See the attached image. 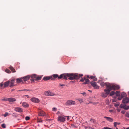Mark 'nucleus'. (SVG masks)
Wrapping results in <instances>:
<instances>
[{"instance_id":"obj_17","label":"nucleus","mask_w":129,"mask_h":129,"mask_svg":"<svg viewBox=\"0 0 129 129\" xmlns=\"http://www.w3.org/2000/svg\"><path fill=\"white\" fill-rule=\"evenodd\" d=\"M104 118H106L107 120L110 122H112L113 121V119L109 117L105 116L104 117Z\"/></svg>"},{"instance_id":"obj_42","label":"nucleus","mask_w":129,"mask_h":129,"mask_svg":"<svg viewBox=\"0 0 129 129\" xmlns=\"http://www.w3.org/2000/svg\"><path fill=\"white\" fill-rule=\"evenodd\" d=\"M122 98H122V97L121 96L120 97L119 96L118 98L117 99L118 100H120L122 99Z\"/></svg>"},{"instance_id":"obj_52","label":"nucleus","mask_w":129,"mask_h":129,"mask_svg":"<svg viewBox=\"0 0 129 129\" xmlns=\"http://www.w3.org/2000/svg\"><path fill=\"white\" fill-rule=\"evenodd\" d=\"M119 105L118 104H115V107H117L119 106Z\"/></svg>"},{"instance_id":"obj_37","label":"nucleus","mask_w":129,"mask_h":129,"mask_svg":"<svg viewBox=\"0 0 129 129\" xmlns=\"http://www.w3.org/2000/svg\"><path fill=\"white\" fill-rule=\"evenodd\" d=\"M125 116L128 118H129V112H128L125 114Z\"/></svg>"},{"instance_id":"obj_54","label":"nucleus","mask_w":129,"mask_h":129,"mask_svg":"<svg viewBox=\"0 0 129 129\" xmlns=\"http://www.w3.org/2000/svg\"><path fill=\"white\" fill-rule=\"evenodd\" d=\"M60 112L59 111H58L57 112V114H59V113Z\"/></svg>"},{"instance_id":"obj_24","label":"nucleus","mask_w":129,"mask_h":129,"mask_svg":"<svg viewBox=\"0 0 129 129\" xmlns=\"http://www.w3.org/2000/svg\"><path fill=\"white\" fill-rule=\"evenodd\" d=\"M22 105L25 108L28 107L29 106V105L26 102H23Z\"/></svg>"},{"instance_id":"obj_53","label":"nucleus","mask_w":129,"mask_h":129,"mask_svg":"<svg viewBox=\"0 0 129 129\" xmlns=\"http://www.w3.org/2000/svg\"><path fill=\"white\" fill-rule=\"evenodd\" d=\"M66 117H67V120H69L70 118H69V116H66Z\"/></svg>"},{"instance_id":"obj_29","label":"nucleus","mask_w":129,"mask_h":129,"mask_svg":"<svg viewBox=\"0 0 129 129\" xmlns=\"http://www.w3.org/2000/svg\"><path fill=\"white\" fill-rule=\"evenodd\" d=\"M120 124V122H116L114 123V125L115 127H116L117 125H119Z\"/></svg>"},{"instance_id":"obj_50","label":"nucleus","mask_w":129,"mask_h":129,"mask_svg":"<svg viewBox=\"0 0 129 129\" xmlns=\"http://www.w3.org/2000/svg\"><path fill=\"white\" fill-rule=\"evenodd\" d=\"M3 84L2 83H1L0 84V86L1 87H2L3 86Z\"/></svg>"},{"instance_id":"obj_59","label":"nucleus","mask_w":129,"mask_h":129,"mask_svg":"<svg viewBox=\"0 0 129 129\" xmlns=\"http://www.w3.org/2000/svg\"><path fill=\"white\" fill-rule=\"evenodd\" d=\"M128 94L129 95V92H128Z\"/></svg>"},{"instance_id":"obj_49","label":"nucleus","mask_w":129,"mask_h":129,"mask_svg":"<svg viewBox=\"0 0 129 129\" xmlns=\"http://www.w3.org/2000/svg\"><path fill=\"white\" fill-rule=\"evenodd\" d=\"M104 129H112L111 128H108L107 127H105Z\"/></svg>"},{"instance_id":"obj_43","label":"nucleus","mask_w":129,"mask_h":129,"mask_svg":"<svg viewBox=\"0 0 129 129\" xmlns=\"http://www.w3.org/2000/svg\"><path fill=\"white\" fill-rule=\"evenodd\" d=\"M57 109L55 108H53L52 109V110L53 111H56Z\"/></svg>"},{"instance_id":"obj_34","label":"nucleus","mask_w":129,"mask_h":129,"mask_svg":"<svg viewBox=\"0 0 129 129\" xmlns=\"http://www.w3.org/2000/svg\"><path fill=\"white\" fill-rule=\"evenodd\" d=\"M5 72L8 73H11V71L10 70H9L8 69H6L5 70Z\"/></svg>"},{"instance_id":"obj_28","label":"nucleus","mask_w":129,"mask_h":129,"mask_svg":"<svg viewBox=\"0 0 129 129\" xmlns=\"http://www.w3.org/2000/svg\"><path fill=\"white\" fill-rule=\"evenodd\" d=\"M42 77L41 76H38L37 75V76L35 81H36L40 80L41 79Z\"/></svg>"},{"instance_id":"obj_48","label":"nucleus","mask_w":129,"mask_h":129,"mask_svg":"<svg viewBox=\"0 0 129 129\" xmlns=\"http://www.w3.org/2000/svg\"><path fill=\"white\" fill-rule=\"evenodd\" d=\"M61 86H64L65 85L64 84H59Z\"/></svg>"},{"instance_id":"obj_55","label":"nucleus","mask_w":129,"mask_h":129,"mask_svg":"<svg viewBox=\"0 0 129 129\" xmlns=\"http://www.w3.org/2000/svg\"><path fill=\"white\" fill-rule=\"evenodd\" d=\"M116 101L114 100H113V102H115Z\"/></svg>"},{"instance_id":"obj_6","label":"nucleus","mask_w":129,"mask_h":129,"mask_svg":"<svg viewBox=\"0 0 129 129\" xmlns=\"http://www.w3.org/2000/svg\"><path fill=\"white\" fill-rule=\"evenodd\" d=\"M91 85L95 89H99V86L97 85L96 82L94 81H92L90 82Z\"/></svg>"},{"instance_id":"obj_4","label":"nucleus","mask_w":129,"mask_h":129,"mask_svg":"<svg viewBox=\"0 0 129 129\" xmlns=\"http://www.w3.org/2000/svg\"><path fill=\"white\" fill-rule=\"evenodd\" d=\"M44 94L46 96H53L55 95V94L50 92L49 91H46L44 92Z\"/></svg>"},{"instance_id":"obj_38","label":"nucleus","mask_w":129,"mask_h":129,"mask_svg":"<svg viewBox=\"0 0 129 129\" xmlns=\"http://www.w3.org/2000/svg\"><path fill=\"white\" fill-rule=\"evenodd\" d=\"M2 127L4 128H6V125L5 124H3L1 125Z\"/></svg>"},{"instance_id":"obj_26","label":"nucleus","mask_w":129,"mask_h":129,"mask_svg":"<svg viewBox=\"0 0 129 129\" xmlns=\"http://www.w3.org/2000/svg\"><path fill=\"white\" fill-rule=\"evenodd\" d=\"M108 83V82L104 83V82H102L100 83V85L102 87L104 86H106V84H107Z\"/></svg>"},{"instance_id":"obj_5","label":"nucleus","mask_w":129,"mask_h":129,"mask_svg":"<svg viewBox=\"0 0 129 129\" xmlns=\"http://www.w3.org/2000/svg\"><path fill=\"white\" fill-rule=\"evenodd\" d=\"M38 115L40 116H46L45 113L43 110L41 109H39L38 110Z\"/></svg>"},{"instance_id":"obj_14","label":"nucleus","mask_w":129,"mask_h":129,"mask_svg":"<svg viewBox=\"0 0 129 129\" xmlns=\"http://www.w3.org/2000/svg\"><path fill=\"white\" fill-rule=\"evenodd\" d=\"M72 74L70 73H67L66 74H63V79L67 80L68 77H69L71 76Z\"/></svg>"},{"instance_id":"obj_19","label":"nucleus","mask_w":129,"mask_h":129,"mask_svg":"<svg viewBox=\"0 0 129 129\" xmlns=\"http://www.w3.org/2000/svg\"><path fill=\"white\" fill-rule=\"evenodd\" d=\"M120 107L121 108H123L125 110H127L129 109V106H127L122 105H120Z\"/></svg>"},{"instance_id":"obj_41","label":"nucleus","mask_w":129,"mask_h":129,"mask_svg":"<svg viewBox=\"0 0 129 129\" xmlns=\"http://www.w3.org/2000/svg\"><path fill=\"white\" fill-rule=\"evenodd\" d=\"M25 119L26 120H28L30 118L28 116H26L25 118Z\"/></svg>"},{"instance_id":"obj_1","label":"nucleus","mask_w":129,"mask_h":129,"mask_svg":"<svg viewBox=\"0 0 129 129\" xmlns=\"http://www.w3.org/2000/svg\"><path fill=\"white\" fill-rule=\"evenodd\" d=\"M106 85V89H105V92L107 94H109L111 91L112 90H118L120 88L119 86L112 84L108 83Z\"/></svg>"},{"instance_id":"obj_47","label":"nucleus","mask_w":129,"mask_h":129,"mask_svg":"<svg viewBox=\"0 0 129 129\" xmlns=\"http://www.w3.org/2000/svg\"><path fill=\"white\" fill-rule=\"evenodd\" d=\"M121 112L122 114H124L125 113V111H121Z\"/></svg>"},{"instance_id":"obj_18","label":"nucleus","mask_w":129,"mask_h":129,"mask_svg":"<svg viewBox=\"0 0 129 129\" xmlns=\"http://www.w3.org/2000/svg\"><path fill=\"white\" fill-rule=\"evenodd\" d=\"M7 100L10 102H15L16 101L15 99L14 98H8Z\"/></svg>"},{"instance_id":"obj_22","label":"nucleus","mask_w":129,"mask_h":129,"mask_svg":"<svg viewBox=\"0 0 129 129\" xmlns=\"http://www.w3.org/2000/svg\"><path fill=\"white\" fill-rule=\"evenodd\" d=\"M109 94H107L105 92V93L104 92H102L101 94V95L103 97L105 98L107 96V95Z\"/></svg>"},{"instance_id":"obj_16","label":"nucleus","mask_w":129,"mask_h":129,"mask_svg":"<svg viewBox=\"0 0 129 129\" xmlns=\"http://www.w3.org/2000/svg\"><path fill=\"white\" fill-rule=\"evenodd\" d=\"M51 78L52 77L51 76H45L43 78V80L45 81H47L50 79L51 80Z\"/></svg>"},{"instance_id":"obj_20","label":"nucleus","mask_w":129,"mask_h":129,"mask_svg":"<svg viewBox=\"0 0 129 129\" xmlns=\"http://www.w3.org/2000/svg\"><path fill=\"white\" fill-rule=\"evenodd\" d=\"M51 76L52 77V78H51V80H54L56 78H58V75L57 74H53Z\"/></svg>"},{"instance_id":"obj_3","label":"nucleus","mask_w":129,"mask_h":129,"mask_svg":"<svg viewBox=\"0 0 129 129\" xmlns=\"http://www.w3.org/2000/svg\"><path fill=\"white\" fill-rule=\"evenodd\" d=\"M65 104L67 106H71L76 104V102L72 100H69L67 101L65 103Z\"/></svg>"},{"instance_id":"obj_7","label":"nucleus","mask_w":129,"mask_h":129,"mask_svg":"<svg viewBox=\"0 0 129 129\" xmlns=\"http://www.w3.org/2000/svg\"><path fill=\"white\" fill-rule=\"evenodd\" d=\"M30 101L33 102L35 103H39L40 102V101L38 98L33 97L30 99Z\"/></svg>"},{"instance_id":"obj_33","label":"nucleus","mask_w":129,"mask_h":129,"mask_svg":"<svg viewBox=\"0 0 129 129\" xmlns=\"http://www.w3.org/2000/svg\"><path fill=\"white\" fill-rule=\"evenodd\" d=\"M125 95L126 94L125 93L122 92L121 93V96H122V98H123V97H124Z\"/></svg>"},{"instance_id":"obj_9","label":"nucleus","mask_w":129,"mask_h":129,"mask_svg":"<svg viewBox=\"0 0 129 129\" xmlns=\"http://www.w3.org/2000/svg\"><path fill=\"white\" fill-rule=\"evenodd\" d=\"M22 77L24 82V83L26 81L28 80L29 79L30 77H31V76L30 75H28Z\"/></svg>"},{"instance_id":"obj_60","label":"nucleus","mask_w":129,"mask_h":129,"mask_svg":"<svg viewBox=\"0 0 129 129\" xmlns=\"http://www.w3.org/2000/svg\"><path fill=\"white\" fill-rule=\"evenodd\" d=\"M26 96H28V95H26Z\"/></svg>"},{"instance_id":"obj_13","label":"nucleus","mask_w":129,"mask_h":129,"mask_svg":"<svg viewBox=\"0 0 129 129\" xmlns=\"http://www.w3.org/2000/svg\"><path fill=\"white\" fill-rule=\"evenodd\" d=\"M123 103L124 104H126L129 102V98H126L123 99L122 101Z\"/></svg>"},{"instance_id":"obj_31","label":"nucleus","mask_w":129,"mask_h":129,"mask_svg":"<svg viewBox=\"0 0 129 129\" xmlns=\"http://www.w3.org/2000/svg\"><path fill=\"white\" fill-rule=\"evenodd\" d=\"M5 117H6L9 115V113L8 112H6L5 114L3 115Z\"/></svg>"},{"instance_id":"obj_46","label":"nucleus","mask_w":129,"mask_h":129,"mask_svg":"<svg viewBox=\"0 0 129 129\" xmlns=\"http://www.w3.org/2000/svg\"><path fill=\"white\" fill-rule=\"evenodd\" d=\"M93 79V80H94V81H97V78H96V77H95V78H94Z\"/></svg>"},{"instance_id":"obj_40","label":"nucleus","mask_w":129,"mask_h":129,"mask_svg":"<svg viewBox=\"0 0 129 129\" xmlns=\"http://www.w3.org/2000/svg\"><path fill=\"white\" fill-rule=\"evenodd\" d=\"M86 78H82L81 79L80 81L81 82H84V81H85V79Z\"/></svg>"},{"instance_id":"obj_11","label":"nucleus","mask_w":129,"mask_h":129,"mask_svg":"<svg viewBox=\"0 0 129 129\" xmlns=\"http://www.w3.org/2000/svg\"><path fill=\"white\" fill-rule=\"evenodd\" d=\"M65 120V118L63 116H59L57 120L60 122H64Z\"/></svg>"},{"instance_id":"obj_35","label":"nucleus","mask_w":129,"mask_h":129,"mask_svg":"<svg viewBox=\"0 0 129 129\" xmlns=\"http://www.w3.org/2000/svg\"><path fill=\"white\" fill-rule=\"evenodd\" d=\"M115 92L114 91H111V93H110V96H112L114 95L115 94Z\"/></svg>"},{"instance_id":"obj_27","label":"nucleus","mask_w":129,"mask_h":129,"mask_svg":"<svg viewBox=\"0 0 129 129\" xmlns=\"http://www.w3.org/2000/svg\"><path fill=\"white\" fill-rule=\"evenodd\" d=\"M83 99L81 98H78L76 99V100H78L79 102L80 103H81L83 102Z\"/></svg>"},{"instance_id":"obj_21","label":"nucleus","mask_w":129,"mask_h":129,"mask_svg":"<svg viewBox=\"0 0 129 129\" xmlns=\"http://www.w3.org/2000/svg\"><path fill=\"white\" fill-rule=\"evenodd\" d=\"M85 82H84L83 83V84H88L89 83V80L86 78L85 79Z\"/></svg>"},{"instance_id":"obj_25","label":"nucleus","mask_w":129,"mask_h":129,"mask_svg":"<svg viewBox=\"0 0 129 129\" xmlns=\"http://www.w3.org/2000/svg\"><path fill=\"white\" fill-rule=\"evenodd\" d=\"M8 68L11 70L12 72H16L15 69L12 66H10Z\"/></svg>"},{"instance_id":"obj_58","label":"nucleus","mask_w":129,"mask_h":129,"mask_svg":"<svg viewBox=\"0 0 129 129\" xmlns=\"http://www.w3.org/2000/svg\"><path fill=\"white\" fill-rule=\"evenodd\" d=\"M116 127V129H118V128L117 127Z\"/></svg>"},{"instance_id":"obj_10","label":"nucleus","mask_w":129,"mask_h":129,"mask_svg":"<svg viewBox=\"0 0 129 129\" xmlns=\"http://www.w3.org/2000/svg\"><path fill=\"white\" fill-rule=\"evenodd\" d=\"M16 82L19 83H24L22 77L20 78H17L16 79Z\"/></svg>"},{"instance_id":"obj_51","label":"nucleus","mask_w":129,"mask_h":129,"mask_svg":"<svg viewBox=\"0 0 129 129\" xmlns=\"http://www.w3.org/2000/svg\"><path fill=\"white\" fill-rule=\"evenodd\" d=\"M109 112H112L113 111V110H110L109 111Z\"/></svg>"},{"instance_id":"obj_39","label":"nucleus","mask_w":129,"mask_h":129,"mask_svg":"<svg viewBox=\"0 0 129 129\" xmlns=\"http://www.w3.org/2000/svg\"><path fill=\"white\" fill-rule=\"evenodd\" d=\"M37 121L38 122H42L43 121L41 119H37Z\"/></svg>"},{"instance_id":"obj_44","label":"nucleus","mask_w":129,"mask_h":129,"mask_svg":"<svg viewBox=\"0 0 129 129\" xmlns=\"http://www.w3.org/2000/svg\"><path fill=\"white\" fill-rule=\"evenodd\" d=\"M81 94H82L83 96H86V93L85 92L81 93Z\"/></svg>"},{"instance_id":"obj_45","label":"nucleus","mask_w":129,"mask_h":129,"mask_svg":"<svg viewBox=\"0 0 129 129\" xmlns=\"http://www.w3.org/2000/svg\"><path fill=\"white\" fill-rule=\"evenodd\" d=\"M7 98L6 99H3L2 100V101H8V100H7Z\"/></svg>"},{"instance_id":"obj_57","label":"nucleus","mask_w":129,"mask_h":129,"mask_svg":"<svg viewBox=\"0 0 129 129\" xmlns=\"http://www.w3.org/2000/svg\"><path fill=\"white\" fill-rule=\"evenodd\" d=\"M126 129H129V127L126 128Z\"/></svg>"},{"instance_id":"obj_56","label":"nucleus","mask_w":129,"mask_h":129,"mask_svg":"<svg viewBox=\"0 0 129 129\" xmlns=\"http://www.w3.org/2000/svg\"><path fill=\"white\" fill-rule=\"evenodd\" d=\"M88 91H89V92H91V91L90 90H88Z\"/></svg>"},{"instance_id":"obj_32","label":"nucleus","mask_w":129,"mask_h":129,"mask_svg":"<svg viewBox=\"0 0 129 129\" xmlns=\"http://www.w3.org/2000/svg\"><path fill=\"white\" fill-rule=\"evenodd\" d=\"M63 74H62L60 75L59 76H58V79H61L63 78Z\"/></svg>"},{"instance_id":"obj_8","label":"nucleus","mask_w":129,"mask_h":129,"mask_svg":"<svg viewBox=\"0 0 129 129\" xmlns=\"http://www.w3.org/2000/svg\"><path fill=\"white\" fill-rule=\"evenodd\" d=\"M14 80H15L13 79L12 80H9L8 81L9 84H10V87H12L15 86V85L14 84Z\"/></svg>"},{"instance_id":"obj_36","label":"nucleus","mask_w":129,"mask_h":129,"mask_svg":"<svg viewBox=\"0 0 129 129\" xmlns=\"http://www.w3.org/2000/svg\"><path fill=\"white\" fill-rule=\"evenodd\" d=\"M95 76H91L90 77H89V76H87V77L89 78H91V79H93L94 78H95Z\"/></svg>"},{"instance_id":"obj_12","label":"nucleus","mask_w":129,"mask_h":129,"mask_svg":"<svg viewBox=\"0 0 129 129\" xmlns=\"http://www.w3.org/2000/svg\"><path fill=\"white\" fill-rule=\"evenodd\" d=\"M14 110L16 112H17L20 113L22 112H23V109L19 107L15 108Z\"/></svg>"},{"instance_id":"obj_2","label":"nucleus","mask_w":129,"mask_h":129,"mask_svg":"<svg viewBox=\"0 0 129 129\" xmlns=\"http://www.w3.org/2000/svg\"><path fill=\"white\" fill-rule=\"evenodd\" d=\"M72 74L71 76L69 77L68 79L70 80H72L74 79L78 80L79 79L80 77L83 76V75H74L72 73H70Z\"/></svg>"},{"instance_id":"obj_15","label":"nucleus","mask_w":129,"mask_h":129,"mask_svg":"<svg viewBox=\"0 0 129 129\" xmlns=\"http://www.w3.org/2000/svg\"><path fill=\"white\" fill-rule=\"evenodd\" d=\"M37 75L35 74H33L30 75L32 79H31L32 81H35V80H36Z\"/></svg>"},{"instance_id":"obj_23","label":"nucleus","mask_w":129,"mask_h":129,"mask_svg":"<svg viewBox=\"0 0 129 129\" xmlns=\"http://www.w3.org/2000/svg\"><path fill=\"white\" fill-rule=\"evenodd\" d=\"M9 81H8L4 83V87H7L9 84Z\"/></svg>"},{"instance_id":"obj_30","label":"nucleus","mask_w":129,"mask_h":129,"mask_svg":"<svg viewBox=\"0 0 129 129\" xmlns=\"http://www.w3.org/2000/svg\"><path fill=\"white\" fill-rule=\"evenodd\" d=\"M120 92L119 91H116V94L117 96H118L120 95Z\"/></svg>"}]
</instances>
